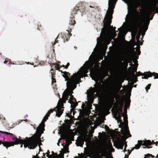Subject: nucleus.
I'll list each match as a JSON object with an SVG mask.
<instances>
[{
    "label": "nucleus",
    "mask_w": 158,
    "mask_h": 158,
    "mask_svg": "<svg viewBox=\"0 0 158 158\" xmlns=\"http://www.w3.org/2000/svg\"><path fill=\"white\" fill-rule=\"evenodd\" d=\"M103 58V57H89L88 60L86 62L77 73L74 74L71 78L69 77L70 74L69 73L66 72H63L62 76L65 80L67 81L66 82L67 88L64 91L62 100H60L58 103L56 108V109L50 110L37 128L36 133L34 136L38 143L40 142L41 135L43 133L44 130L45 122L48 119V117L50 114L54 111H56V116L59 117L60 116L63 112V110L62 109L63 108V103H65L66 100H68L69 96L70 98L68 100V102L70 103L72 109L75 108L77 103H75L73 101V96L72 95L73 93V91L76 88V85L79 83L80 78L87 76L86 73H88L89 69L91 77L93 80L96 81L98 78V76L100 75L98 73L99 67L98 61L102 60Z\"/></svg>",
    "instance_id": "1"
},
{
    "label": "nucleus",
    "mask_w": 158,
    "mask_h": 158,
    "mask_svg": "<svg viewBox=\"0 0 158 158\" xmlns=\"http://www.w3.org/2000/svg\"><path fill=\"white\" fill-rule=\"evenodd\" d=\"M121 87V83L115 81L108 88L106 91L108 102L105 106L104 109L106 111L108 112L114 102V99L118 100V103L119 106L118 105L116 106L114 117L117 121L120 123L119 127L121 128L120 131L122 135L119 134L115 135L114 136L112 140L114 146L118 149H123V147L124 145L123 151L125 152L126 151V147L127 146L125 140L131 135L128 130L127 124V116L123 115L122 113L123 100L122 98H121V96L123 95L125 90H128L131 92L132 87H123L122 90H120Z\"/></svg>",
    "instance_id": "2"
},
{
    "label": "nucleus",
    "mask_w": 158,
    "mask_h": 158,
    "mask_svg": "<svg viewBox=\"0 0 158 158\" xmlns=\"http://www.w3.org/2000/svg\"><path fill=\"white\" fill-rule=\"evenodd\" d=\"M154 10L152 7L147 8L143 12L140 9L139 12L135 9L133 11V19L131 26L133 28L134 31H131L132 37H135L137 32L138 27L139 28V32L142 34V37L145 34V32L148 29V26L150 20V16L152 12Z\"/></svg>",
    "instance_id": "3"
},
{
    "label": "nucleus",
    "mask_w": 158,
    "mask_h": 158,
    "mask_svg": "<svg viewBox=\"0 0 158 158\" xmlns=\"http://www.w3.org/2000/svg\"><path fill=\"white\" fill-rule=\"evenodd\" d=\"M12 137H13L12 138V140H15L14 142H2L0 141V144L2 143L4 146L7 148L10 146H14L15 144L20 143L21 144V148L22 147L23 144H24V147L25 148L28 147V148L31 149L35 148L37 146L38 143L36 140L34 136L29 139H28L27 138H26L25 139L23 140L20 138H18L14 135Z\"/></svg>",
    "instance_id": "4"
},
{
    "label": "nucleus",
    "mask_w": 158,
    "mask_h": 158,
    "mask_svg": "<svg viewBox=\"0 0 158 158\" xmlns=\"http://www.w3.org/2000/svg\"><path fill=\"white\" fill-rule=\"evenodd\" d=\"M140 35L141 33H140L139 32L136 37L137 46L135 49V51L134 50V52H133L132 54V60L133 62L135 63L136 62V60L138 58V57L136 55H139L140 53V52L139 49V47H138V46H139L140 45H141L142 44V43L140 42L139 40Z\"/></svg>",
    "instance_id": "5"
},
{
    "label": "nucleus",
    "mask_w": 158,
    "mask_h": 158,
    "mask_svg": "<svg viewBox=\"0 0 158 158\" xmlns=\"http://www.w3.org/2000/svg\"><path fill=\"white\" fill-rule=\"evenodd\" d=\"M61 137L62 139L66 140V144L64 147V153L67 152L69 145L71 143V141L73 138L71 133L69 131H66L62 134Z\"/></svg>",
    "instance_id": "6"
},
{
    "label": "nucleus",
    "mask_w": 158,
    "mask_h": 158,
    "mask_svg": "<svg viewBox=\"0 0 158 158\" xmlns=\"http://www.w3.org/2000/svg\"><path fill=\"white\" fill-rule=\"evenodd\" d=\"M96 89L95 88L90 89L87 93V106L89 108H90L92 103L93 102L94 98V94L96 92Z\"/></svg>",
    "instance_id": "7"
},
{
    "label": "nucleus",
    "mask_w": 158,
    "mask_h": 158,
    "mask_svg": "<svg viewBox=\"0 0 158 158\" xmlns=\"http://www.w3.org/2000/svg\"><path fill=\"white\" fill-rule=\"evenodd\" d=\"M152 143L155 144L156 146H157L158 144L157 141L155 142L154 141H152V142L150 140H147L145 141H143L141 140H138V144L135 145L134 148L136 149H138L142 145L147 146L148 145H150Z\"/></svg>",
    "instance_id": "8"
},
{
    "label": "nucleus",
    "mask_w": 158,
    "mask_h": 158,
    "mask_svg": "<svg viewBox=\"0 0 158 158\" xmlns=\"http://www.w3.org/2000/svg\"><path fill=\"white\" fill-rule=\"evenodd\" d=\"M152 75H153L154 77H155L154 78L155 79L158 78V73H150L147 72H144V73H142L139 72H138L137 74V76L141 75L142 76V79H147L149 77H151Z\"/></svg>",
    "instance_id": "9"
},
{
    "label": "nucleus",
    "mask_w": 158,
    "mask_h": 158,
    "mask_svg": "<svg viewBox=\"0 0 158 158\" xmlns=\"http://www.w3.org/2000/svg\"><path fill=\"white\" fill-rule=\"evenodd\" d=\"M84 155L81 154L79 158H93L92 156L91 152L90 149H86L85 148H84Z\"/></svg>",
    "instance_id": "10"
},
{
    "label": "nucleus",
    "mask_w": 158,
    "mask_h": 158,
    "mask_svg": "<svg viewBox=\"0 0 158 158\" xmlns=\"http://www.w3.org/2000/svg\"><path fill=\"white\" fill-rule=\"evenodd\" d=\"M91 136L89 135H84L82 138H81L84 140L86 142V145L87 147H89L91 144Z\"/></svg>",
    "instance_id": "11"
},
{
    "label": "nucleus",
    "mask_w": 158,
    "mask_h": 158,
    "mask_svg": "<svg viewBox=\"0 0 158 158\" xmlns=\"http://www.w3.org/2000/svg\"><path fill=\"white\" fill-rule=\"evenodd\" d=\"M49 153L50 152L48 151L46 153V156L48 158H63V154L61 153L59 156L54 153H53L52 155H49Z\"/></svg>",
    "instance_id": "12"
},
{
    "label": "nucleus",
    "mask_w": 158,
    "mask_h": 158,
    "mask_svg": "<svg viewBox=\"0 0 158 158\" xmlns=\"http://www.w3.org/2000/svg\"><path fill=\"white\" fill-rule=\"evenodd\" d=\"M118 35L123 36L126 34L127 32V28L125 27H121L118 29Z\"/></svg>",
    "instance_id": "13"
},
{
    "label": "nucleus",
    "mask_w": 158,
    "mask_h": 158,
    "mask_svg": "<svg viewBox=\"0 0 158 158\" xmlns=\"http://www.w3.org/2000/svg\"><path fill=\"white\" fill-rule=\"evenodd\" d=\"M128 95L129 98L126 100L125 104L124 106V111L125 113H127V108L129 107L130 102V100L129 99V97H130V94H128Z\"/></svg>",
    "instance_id": "14"
},
{
    "label": "nucleus",
    "mask_w": 158,
    "mask_h": 158,
    "mask_svg": "<svg viewBox=\"0 0 158 158\" xmlns=\"http://www.w3.org/2000/svg\"><path fill=\"white\" fill-rule=\"evenodd\" d=\"M106 148L110 152H113L114 150L112 147V146L110 142L108 141L106 145Z\"/></svg>",
    "instance_id": "15"
},
{
    "label": "nucleus",
    "mask_w": 158,
    "mask_h": 158,
    "mask_svg": "<svg viewBox=\"0 0 158 158\" xmlns=\"http://www.w3.org/2000/svg\"><path fill=\"white\" fill-rule=\"evenodd\" d=\"M84 140L82 139L81 138L78 139L76 141V144L77 146H80L81 147H83V145L84 144Z\"/></svg>",
    "instance_id": "16"
},
{
    "label": "nucleus",
    "mask_w": 158,
    "mask_h": 158,
    "mask_svg": "<svg viewBox=\"0 0 158 158\" xmlns=\"http://www.w3.org/2000/svg\"><path fill=\"white\" fill-rule=\"evenodd\" d=\"M0 134H1L4 135H9L10 137H12L14 136V135L12 133H10L7 132H4L0 131Z\"/></svg>",
    "instance_id": "17"
},
{
    "label": "nucleus",
    "mask_w": 158,
    "mask_h": 158,
    "mask_svg": "<svg viewBox=\"0 0 158 158\" xmlns=\"http://www.w3.org/2000/svg\"><path fill=\"white\" fill-rule=\"evenodd\" d=\"M52 66L54 67L55 68V69L56 70H59L60 68L61 67V66H60L59 64L57 63L53 64H52Z\"/></svg>",
    "instance_id": "18"
},
{
    "label": "nucleus",
    "mask_w": 158,
    "mask_h": 158,
    "mask_svg": "<svg viewBox=\"0 0 158 158\" xmlns=\"http://www.w3.org/2000/svg\"><path fill=\"white\" fill-rule=\"evenodd\" d=\"M95 127L94 128L93 127H91V130L89 131V133L90 134H92L94 132V130L95 129L96 127L94 125Z\"/></svg>",
    "instance_id": "19"
},
{
    "label": "nucleus",
    "mask_w": 158,
    "mask_h": 158,
    "mask_svg": "<svg viewBox=\"0 0 158 158\" xmlns=\"http://www.w3.org/2000/svg\"><path fill=\"white\" fill-rule=\"evenodd\" d=\"M87 124L88 125L91 126L93 124V123L89 120L87 122Z\"/></svg>",
    "instance_id": "20"
},
{
    "label": "nucleus",
    "mask_w": 158,
    "mask_h": 158,
    "mask_svg": "<svg viewBox=\"0 0 158 158\" xmlns=\"http://www.w3.org/2000/svg\"><path fill=\"white\" fill-rule=\"evenodd\" d=\"M150 157H152V155L150 154H147L144 158H149Z\"/></svg>",
    "instance_id": "21"
},
{
    "label": "nucleus",
    "mask_w": 158,
    "mask_h": 158,
    "mask_svg": "<svg viewBox=\"0 0 158 158\" xmlns=\"http://www.w3.org/2000/svg\"><path fill=\"white\" fill-rule=\"evenodd\" d=\"M150 86L151 84H149L146 86L145 89L147 91L149 89H150Z\"/></svg>",
    "instance_id": "22"
},
{
    "label": "nucleus",
    "mask_w": 158,
    "mask_h": 158,
    "mask_svg": "<svg viewBox=\"0 0 158 158\" xmlns=\"http://www.w3.org/2000/svg\"><path fill=\"white\" fill-rule=\"evenodd\" d=\"M75 22L74 20H71V22L70 23V24L71 25H73L75 24Z\"/></svg>",
    "instance_id": "23"
},
{
    "label": "nucleus",
    "mask_w": 158,
    "mask_h": 158,
    "mask_svg": "<svg viewBox=\"0 0 158 158\" xmlns=\"http://www.w3.org/2000/svg\"><path fill=\"white\" fill-rule=\"evenodd\" d=\"M61 139V138H60L58 141V143H57V145L58 146H59V143H60V140Z\"/></svg>",
    "instance_id": "24"
},
{
    "label": "nucleus",
    "mask_w": 158,
    "mask_h": 158,
    "mask_svg": "<svg viewBox=\"0 0 158 158\" xmlns=\"http://www.w3.org/2000/svg\"><path fill=\"white\" fill-rule=\"evenodd\" d=\"M52 82L53 83L54 82H55L56 81H55V80L54 79H53V77H52Z\"/></svg>",
    "instance_id": "25"
},
{
    "label": "nucleus",
    "mask_w": 158,
    "mask_h": 158,
    "mask_svg": "<svg viewBox=\"0 0 158 158\" xmlns=\"http://www.w3.org/2000/svg\"><path fill=\"white\" fill-rule=\"evenodd\" d=\"M134 148H132L131 150V151H130V152H129V154H130L131 153V152H132L133 150V149Z\"/></svg>",
    "instance_id": "26"
},
{
    "label": "nucleus",
    "mask_w": 158,
    "mask_h": 158,
    "mask_svg": "<svg viewBox=\"0 0 158 158\" xmlns=\"http://www.w3.org/2000/svg\"><path fill=\"white\" fill-rule=\"evenodd\" d=\"M69 63H68L67 65H66V68H67L68 67V66L69 65Z\"/></svg>",
    "instance_id": "27"
},
{
    "label": "nucleus",
    "mask_w": 158,
    "mask_h": 158,
    "mask_svg": "<svg viewBox=\"0 0 158 158\" xmlns=\"http://www.w3.org/2000/svg\"><path fill=\"white\" fill-rule=\"evenodd\" d=\"M103 62H104L103 61H102V66H103V65H104V64H103Z\"/></svg>",
    "instance_id": "28"
},
{
    "label": "nucleus",
    "mask_w": 158,
    "mask_h": 158,
    "mask_svg": "<svg viewBox=\"0 0 158 158\" xmlns=\"http://www.w3.org/2000/svg\"><path fill=\"white\" fill-rule=\"evenodd\" d=\"M7 62V61H6H6H4V63L5 64V63H6Z\"/></svg>",
    "instance_id": "29"
},
{
    "label": "nucleus",
    "mask_w": 158,
    "mask_h": 158,
    "mask_svg": "<svg viewBox=\"0 0 158 158\" xmlns=\"http://www.w3.org/2000/svg\"><path fill=\"white\" fill-rule=\"evenodd\" d=\"M136 71V68H135V69H134Z\"/></svg>",
    "instance_id": "30"
},
{
    "label": "nucleus",
    "mask_w": 158,
    "mask_h": 158,
    "mask_svg": "<svg viewBox=\"0 0 158 158\" xmlns=\"http://www.w3.org/2000/svg\"><path fill=\"white\" fill-rule=\"evenodd\" d=\"M108 74V71H107L106 72V74Z\"/></svg>",
    "instance_id": "31"
},
{
    "label": "nucleus",
    "mask_w": 158,
    "mask_h": 158,
    "mask_svg": "<svg viewBox=\"0 0 158 158\" xmlns=\"http://www.w3.org/2000/svg\"><path fill=\"white\" fill-rule=\"evenodd\" d=\"M62 67H65V66H64V65H62Z\"/></svg>",
    "instance_id": "32"
},
{
    "label": "nucleus",
    "mask_w": 158,
    "mask_h": 158,
    "mask_svg": "<svg viewBox=\"0 0 158 158\" xmlns=\"http://www.w3.org/2000/svg\"><path fill=\"white\" fill-rule=\"evenodd\" d=\"M136 85H134V87H136Z\"/></svg>",
    "instance_id": "33"
},
{
    "label": "nucleus",
    "mask_w": 158,
    "mask_h": 158,
    "mask_svg": "<svg viewBox=\"0 0 158 158\" xmlns=\"http://www.w3.org/2000/svg\"><path fill=\"white\" fill-rule=\"evenodd\" d=\"M53 70V69H51V71H52Z\"/></svg>",
    "instance_id": "34"
},
{
    "label": "nucleus",
    "mask_w": 158,
    "mask_h": 158,
    "mask_svg": "<svg viewBox=\"0 0 158 158\" xmlns=\"http://www.w3.org/2000/svg\"><path fill=\"white\" fill-rule=\"evenodd\" d=\"M105 77V76H104L102 77Z\"/></svg>",
    "instance_id": "35"
},
{
    "label": "nucleus",
    "mask_w": 158,
    "mask_h": 158,
    "mask_svg": "<svg viewBox=\"0 0 158 158\" xmlns=\"http://www.w3.org/2000/svg\"><path fill=\"white\" fill-rule=\"evenodd\" d=\"M106 64V63H105V64H105V65Z\"/></svg>",
    "instance_id": "36"
},
{
    "label": "nucleus",
    "mask_w": 158,
    "mask_h": 158,
    "mask_svg": "<svg viewBox=\"0 0 158 158\" xmlns=\"http://www.w3.org/2000/svg\"><path fill=\"white\" fill-rule=\"evenodd\" d=\"M74 100L75 101H76L75 99H74Z\"/></svg>",
    "instance_id": "37"
},
{
    "label": "nucleus",
    "mask_w": 158,
    "mask_h": 158,
    "mask_svg": "<svg viewBox=\"0 0 158 158\" xmlns=\"http://www.w3.org/2000/svg\"><path fill=\"white\" fill-rule=\"evenodd\" d=\"M61 71V73H62V71Z\"/></svg>",
    "instance_id": "38"
},
{
    "label": "nucleus",
    "mask_w": 158,
    "mask_h": 158,
    "mask_svg": "<svg viewBox=\"0 0 158 158\" xmlns=\"http://www.w3.org/2000/svg\"><path fill=\"white\" fill-rule=\"evenodd\" d=\"M90 7H91V6H90Z\"/></svg>",
    "instance_id": "39"
},
{
    "label": "nucleus",
    "mask_w": 158,
    "mask_h": 158,
    "mask_svg": "<svg viewBox=\"0 0 158 158\" xmlns=\"http://www.w3.org/2000/svg\"><path fill=\"white\" fill-rule=\"evenodd\" d=\"M157 156H158V154H157Z\"/></svg>",
    "instance_id": "40"
}]
</instances>
